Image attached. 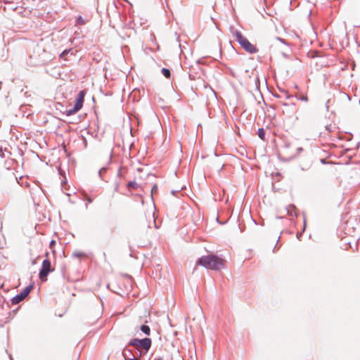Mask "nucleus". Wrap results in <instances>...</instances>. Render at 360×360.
<instances>
[{
  "label": "nucleus",
  "mask_w": 360,
  "mask_h": 360,
  "mask_svg": "<svg viewBox=\"0 0 360 360\" xmlns=\"http://www.w3.org/2000/svg\"><path fill=\"white\" fill-rule=\"evenodd\" d=\"M152 345V340L149 338H143L141 339L139 338H132L131 339L127 346H132L136 354H139L140 357H143L146 355L149 352Z\"/></svg>",
  "instance_id": "f257e3e1"
},
{
  "label": "nucleus",
  "mask_w": 360,
  "mask_h": 360,
  "mask_svg": "<svg viewBox=\"0 0 360 360\" xmlns=\"http://www.w3.org/2000/svg\"><path fill=\"white\" fill-rule=\"evenodd\" d=\"M226 261L217 255L210 254L204 256V268L220 271L225 267Z\"/></svg>",
  "instance_id": "f03ea898"
},
{
  "label": "nucleus",
  "mask_w": 360,
  "mask_h": 360,
  "mask_svg": "<svg viewBox=\"0 0 360 360\" xmlns=\"http://www.w3.org/2000/svg\"><path fill=\"white\" fill-rule=\"evenodd\" d=\"M236 38L237 41L240 46L248 53H255L258 51V49L255 46L252 44L248 39H246L240 32H236Z\"/></svg>",
  "instance_id": "7ed1b4c3"
},
{
  "label": "nucleus",
  "mask_w": 360,
  "mask_h": 360,
  "mask_svg": "<svg viewBox=\"0 0 360 360\" xmlns=\"http://www.w3.org/2000/svg\"><path fill=\"white\" fill-rule=\"evenodd\" d=\"M202 58L196 60L195 64L191 65L189 68V78L191 80L200 79L202 75V68L201 67Z\"/></svg>",
  "instance_id": "20e7f679"
},
{
  "label": "nucleus",
  "mask_w": 360,
  "mask_h": 360,
  "mask_svg": "<svg viewBox=\"0 0 360 360\" xmlns=\"http://www.w3.org/2000/svg\"><path fill=\"white\" fill-rule=\"evenodd\" d=\"M53 271V269L51 267V261L49 259H45L43 260L39 269V278L41 281H46L48 275Z\"/></svg>",
  "instance_id": "39448f33"
},
{
  "label": "nucleus",
  "mask_w": 360,
  "mask_h": 360,
  "mask_svg": "<svg viewBox=\"0 0 360 360\" xmlns=\"http://www.w3.org/2000/svg\"><path fill=\"white\" fill-rule=\"evenodd\" d=\"M33 288V285L30 284L23 288L20 293L17 294L14 297H13L11 300V302L12 304H17L21 300H22L25 297H26L31 292Z\"/></svg>",
  "instance_id": "423d86ee"
},
{
  "label": "nucleus",
  "mask_w": 360,
  "mask_h": 360,
  "mask_svg": "<svg viewBox=\"0 0 360 360\" xmlns=\"http://www.w3.org/2000/svg\"><path fill=\"white\" fill-rule=\"evenodd\" d=\"M85 94L86 93L84 90L80 91L75 98V105L81 109L83 107Z\"/></svg>",
  "instance_id": "0eeeda50"
},
{
  "label": "nucleus",
  "mask_w": 360,
  "mask_h": 360,
  "mask_svg": "<svg viewBox=\"0 0 360 360\" xmlns=\"http://www.w3.org/2000/svg\"><path fill=\"white\" fill-rule=\"evenodd\" d=\"M128 347L129 346L127 345L122 350V355H123L124 359L127 358L137 355L136 353L135 352L134 349H129Z\"/></svg>",
  "instance_id": "6e6552de"
},
{
  "label": "nucleus",
  "mask_w": 360,
  "mask_h": 360,
  "mask_svg": "<svg viewBox=\"0 0 360 360\" xmlns=\"http://www.w3.org/2000/svg\"><path fill=\"white\" fill-rule=\"evenodd\" d=\"M80 110L81 108H79V107L74 104V106L72 108L65 111V115L67 116H71L77 113Z\"/></svg>",
  "instance_id": "1a4fd4ad"
},
{
  "label": "nucleus",
  "mask_w": 360,
  "mask_h": 360,
  "mask_svg": "<svg viewBox=\"0 0 360 360\" xmlns=\"http://www.w3.org/2000/svg\"><path fill=\"white\" fill-rule=\"evenodd\" d=\"M281 94H276L274 96L277 98H285L286 99H289L292 97V96L288 93V91L284 89H280Z\"/></svg>",
  "instance_id": "9d476101"
},
{
  "label": "nucleus",
  "mask_w": 360,
  "mask_h": 360,
  "mask_svg": "<svg viewBox=\"0 0 360 360\" xmlns=\"http://www.w3.org/2000/svg\"><path fill=\"white\" fill-rule=\"evenodd\" d=\"M287 214L290 217L296 216L295 207L290 205L286 207Z\"/></svg>",
  "instance_id": "9b49d317"
},
{
  "label": "nucleus",
  "mask_w": 360,
  "mask_h": 360,
  "mask_svg": "<svg viewBox=\"0 0 360 360\" xmlns=\"http://www.w3.org/2000/svg\"><path fill=\"white\" fill-rule=\"evenodd\" d=\"M140 330L146 335L149 336L150 335V328L146 324H143L140 326Z\"/></svg>",
  "instance_id": "f8f14e48"
},
{
  "label": "nucleus",
  "mask_w": 360,
  "mask_h": 360,
  "mask_svg": "<svg viewBox=\"0 0 360 360\" xmlns=\"http://www.w3.org/2000/svg\"><path fill=\"white\" fill-rule=\"evenodd\" d=\"M15 179L17 182L22 186H25L26 188H29L30 186V183L27 180L24 181L22 176L20 177V181H18L17 178H15Z\"/></svg>",
  "instance_id": "ddd939ff"
},
{
  "label": "nucleus",
  "mask_w": 360,
  "mask_h": 360,
  "mask_svg": "<svg viewBox=\"0 0 360 360\" xmlns=\"http://www.w3.org/2000/svg\"><path fill=\"white\" fill-rule=\"evenodd\" d=\"M162 74L167 79L170 78L171 77V71L169 69L166 68H162L161 70Z\"/></svg>",
  "instance_id": "4468645a"
},
{
  "label": "nucleus",
  "mask_w": 360,
  "mask_h": 360,
  "mask_svg": "<svg viewBox=\"0 0 360 360\" xmlns=\"http://www.w3.org/2000/svg\"><path fill=\"white\" fill-rule=\"evenodd\" d=\"M127 188H134L136 189L139 187V184L136 183V181H129L127 184Z\"/></svg>",
  "instance_id": "2eb2a0df"
},
{
  "label": "nucleus",
  "mask_w": 360,
  "mask_h": 360,
  "mask_svg": "<svg viewBox=\"0 0 360 360\" xmlns=\"http://www.w3.org/2000/svg\"><path fill=\"white\" fill-rule=\"evenodd\" d=\"M257 134H258V136L262 140H264L265 139L266 132H265V130L263 128H260V129H258Z\"/></svg>",
  "instance_id": "dca6fc26"
},
{
  "label": "nucleus",
  "mask_w": 360,
  "mask_h": 360,
  "mask_svg": "<svg viewBox=\"0 0 360 360\" xmlns=\"http://www.w3.org/2000/svg\"><path fill=\"white\" fill-rule=\"evenodd\" d=\"M5 153H7L8 155H11V152H9L6 148L4 149L1 146L0 147V157L4 158L6 157Z\"/></svg>",
  "instance_id": "f3484780"
},
{
  "label": "nucleus",
  "mask_w": 360,
  "mask_h": 360,
  "mask_svg": "<svg viewBox=\"0 0 360 360\" xmlns=\"http://www.w3.org/2000/svg\"><path fill=\"white\" fill-rule=\"evenodd\" d=\"M84 256H85V253L83 252H75L72 255V257H80Z\"/></svg>",
  "instance_id": "a211bd4d"
},
{
  "label": "nucleus",
  "mask_w": 360,
  "mask_h": 360,
  "mask_svg": "<svg viewBox=\"0 0 360 360\" xmlns=\"http://www.w3.org/2000/svg\"><path fill=\"white\" fill-rule=\"evenodd\" d=\"M297 98L302 101H304V102L308 101V97L306 94H301L300 96H297Z\"/></svg>",
  "instance_id": "6ab92c4d"
},
{
  "label": "nucleus",
  "mask_w": 360,
  "mask_h": 360,
  "mask_svg": "<svg viewBox=\"0 0 360 360\" xmlns=\"http://www.w3.org/2000/svg\"><path fill=\"white\" fill-rule=\"evenodd\" d=\"M71 49H65L64 50L60 55V58H63L65 56H66L70 51H71Z\"/></svg>",
  "instance_id": "aec40b11"
},
{
  "label": "nucleus",
  "mask_w": 360,
  "mask_h": 360,
  "mask_svg": "<svg viewBox=\"0 0 360 360\" xmlns=\"http://www.w3.org/2000/svg\"><path fill=\"white\" fill-rule=\"evenodd\" d=\"M142 357H140L139 355H135L131 357H129L125 359V360H141Z\"/></svg>",
  "instance_id": "412c9836"
},
{
  "label": "nucleus",
  "mask_w": 360,
  "mask_h": 360,
  "mask_svg": "<svg viewBox=\"0 0 360 360\" xmlns=\"http://www.w3.org/2000/svg\"><path fill=\"white\" fill-rule=\"evenodd\" d=\"M158 191V187L156 184L153 185L151 188V196L153 197V195L154 193H156Z\"/></svg>",
  "instance_id": "4be33fe9"
},
{
  "label": "nucleus",
  "mask_w": 360,
  "mask_h": 360,
  "mask_svg": "<svg viewBox=\"0 0 360 360\" xmlns=\"http://www.w3.org/2000/svg\"><path fill=\"white\" fill-rule=\"evenodd\" d=\"M107 171V169L105 167H102L101 169H100V170L98 171V175L102 179V174L103 172H105Z\"/></svg>",
  "instance_id": "5701e85b"
},
{
  "label": "nucleus",
  "mask_w": 360,
  "mask_h": 360,
  "mask_svg": "<svg viewBox=\"0 0 360 360\" xmlns=\"http://www.w3.org/2000/svg\"><path fill=\"white\" fill-rule=\"evenodd\" d=\"M196 266H202V256L198 259L196 262Z\"/></svg>",
  "instance_id": "b1692460"
},
{
  "label": "nucleus",
  "mask_w": 360,
  "mask_h": 360,
  "mask_svg": "<svg viewBox=\"0 0 360 360\" xmlns=\"http://www.w3.org/2000/svg\"><path fill=\"white\" fill-rule=\"evenodd\" d=\"M117 177L119 178H121L123 176L122 175V167H120L118 171H117Z\"/></svg>",
  "instance_id": "393cba45"
},
{
  "label": "nucleus",
  "mask_w": 360,
  "mask_h": 360,
  "mask_svg": "<svg viewBox=\"0 0 360 360\" xmlns=\"http://www.w3.org/2000/svg\"><path fill=\"white\" fill-rule=\"evenodd\" d=\"M204 89H206V90H208L209 91H210L212 94H213L214 95H215V93L213 91V90L212 89L211 87L210 86H205L204 85Z\"/></svg>",
  "instance_id": "a878e982"
},
{
  "label": "nucleus",
  "mask_w": 360,
  "mask_h": 360,
  "mask_svg": "<svg viewBox=\"0 0 360 360\" xmlns=\"http://www.w3.org/2000/svg\"><path fill=\"white\" fill-rule=\"evenodd\" d=\"M120 182L118 181H116L115 182V191H118L119 186H120Z\"/></svg>",
  "instance_id": "bb28decb"
},
{
  "label": "nucleus",
  "mask_w": 360,
  "mask_h": 360,
  "mask_svg": "<svg viewBox=\"0 0 360 360\" xmlns=\"http://www.w3.org/2000/svg\"><path fill=\"white\" fill-rule=\"evenodd\" d=\"M56 245V241H55V240H52L50 242V244H49V247H50V248H52V247H53V245Z\"/></svg>",
  "instance_id": "cd10ccee"
},
{
  "label": "nucleus",
  "mask_w": 360,
  "mask_h": 360,
  "mask_svg": "<svg viewBox=\"0 0 360 360\" xmlns=\"http://www.w3.org/2000/svg\"><path fill=\"white\" fill-rule=\"evenodd\" d=\"M5 99H6V103L7 105H8L11 103V101L8 100V96H5Z\"/></svg>",
  "instance_id": "c85d7f7f"
},
{
  "label": "nucleus",
  "mask_w": 360,
  "mask_h": 360,
  "mask_svg": "<svg viewBox=\"0 0 360 360\" xmlns=\"http://www.w3.org/2000/svg\"><path fill=\"white\" fill-rule=\"evenodd\" d=\"M86 200L89 203H91L93 202V199L90 197H88Z\"/></svg>",
  "instance_id": "c756f323"
},
{
  "label": "nucleus",
  "mask_w": 360,
  "mask_h": 360,
  "mask_svg": "<svg viewBox=\"0 0 360 360\" xmlns=\"http://www.w3.org/2000/svg\"><path fill=\"white\" fill-rule=\"evenodd\" d=\"M83 141H84V146L85 148L87 146V141L85 137L83 136Z\"/></svg>",
  "instance_id": "7c9ffc66"
},
{
  "label": "nucleus",
  "mask_w": 360,
  "mask_h": 360,
  "mask_svg": "<svg viewBox=\"0 0 360 360\" xmlns=\"http://www.w3.org/2000/svg\"><path fill=\"white\" fill-rule=\"evenodd\" d=\"M18 151L20 156L23 155V151L20 148H18Z\"/></svg>",
  "instance_id": "2f4dec72"
},
{
  "label": "nucleus",
  "mask_w": 360,
  "mask_h": 360,
  "mask_svg": "<svg viewBox=\"0 0 360 360\" xmlns=\"http://www.w3.org/2000/svg\"><path fill=\"white\" fill-rule=\"evenodd\" d=\"M178 191H172L171 193L174 195L176 193H177Z\"/></svg>",
  "instance_id": "473e14b6"
},
{
  "label": "nucleus",
  "mask_w": 360,
  "mask_h": 360,
  "mask_svg": "<svg viewBox=\"0 0 360 360\" xmlns=\"http://www.w3.org/2000/svg\"><path fill=\"white\" fill-rule=\"evenodd\" d=\"M154 360H162V359L160 357H158V358H154Z\"/></svg>",
  "instance_id": "72a5a7b5"
},
{
  "label": "nucleus",
  "mask_w": 360,
  "mask_h": 360,
  "mask_svg": "<svg viewBox=\"0 0 360 360\" xmlns=\"http://www.w3.org/2000/svg\"><path fill=\"white\" fill-rule=\"evenodd\" d=\"M198 127H202L201 124H198Z\"/></svg>",
  "instance_id": "f704fd0d"
},
{
  "label": "nucleus",
  "mask_w": 360,
  "mask_h": 360,
  "mask_svg": "<svg viewBox=\"0 0 360 360\" xmlns=\"http://www.w3.org/2000/svg\"><path fill=\"white\" fill-rule=\"evenodd\" d=\"M85 208L87 209L88 208V205L87 204H85Z\"/></svg>",
  "instance_id": "c9c22d12"
},
{
  "label": "nucleus",
  "mask_w": 360,
  "mask_h": 360,
  "mask_svg": "<svg viewBox=\"0 0 360 360\" xmlns=\"http://www.w3.org/2000/svg\"><path fill=\"white\" fill-rule=\"evenodd\" d=\"M298 150L301 151V150H302V148H299Z\"/></svg>",
  "instance_id": "e433bc0d"
},
{
  "label": "nucleus",
  "mask_w": 360,
  "mask_h": 360,
  "mask_svg": "<svg viewBox=\"0 0 360 360\" xmlns=\"http://www.w3.org/2000/svg\"><path fill=\"white\" fill-rule=\"evenodd\" d=\"M282 105H287V104H286V103H282Z\"/></svg>",
  "instance_id": "4c0bfd02"
},
{
  "label": "nucleus",
  "mask_w": 360,
  "mask_h": 360,
  "mask_svg": "<svg viewBox=\"0 0 360 360\" xmlns=\"http://www.w3.org/2000/svg\"><path fill=\"white\" fill-rule=\"evenodd\" d=\"M9 358L11 359V360H12V357H11V355L9 356Z\"/></svg>",
  "instance_id": "58836bf2"
}]
</instances>
